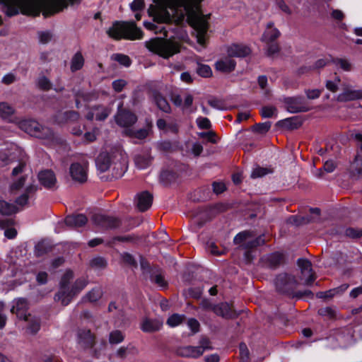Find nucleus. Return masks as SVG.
Instances as JSON below:
<instances>
[{"instance_id":"1","label":"nucleus","mask_w":362,"mask_h":362,"mask_svg":"<svg viewBox=\"0 0 362 362\" xmlns=\"http://www.w3.org/2000/svg\"><path fill=\"white\" fill-rule=\"evenodd\" d=\"M81 0H0V6L6 16H13L19 12L24 15L38 16L40 12L47 16L59 12L69 4Z\"/></svg>"},{"instance_id":"2","label":"nucleus","mask_w":362,"mask_h":362,"mask_svg":"<svg viewBox=\"0 0 362 362\" xmlns=\"http://www.w3.org/2000/svg\"><path fill=\"white\" fill-rule=\"evenodd\" d=\"M204 0H182V21L193 28L197 42L204 47L211 14L204 15L202 10Z\"/></svg>"},{"instance_id":"3","label":"nucleus","mask_w":362,"mask_h":362,"mask_svg":"<svg viewBox=\"0 0 362 362\" xmlns=\"http://www.w3.org/2000/svg\"><path fill=\"white\" fill-rule=\"evenodd\" d=\"M127 156L120 146H115L101 151L95 160L97 169L105 172L111 167L115 177H122L127 168Z\"/></svg>"},{"instance_id":"4","label":"nucleus","mask_w":362,"mask_h":362,"mask_svg":"<svg viewBox=\"0 0 362 362\" xmlns=\"http://www.w3.org/2000/svg\"><path fill=\"white\" fill-rule=\"evenodd\" d=\"M181 0H153L148 9L149 16L156 23H181Z\"/></svg>"},{"instance_id":"5","label":"nucleus","mask_w":362,"mask_h":362,"mask_svg":"<svg viewBox=\"0 0 362 362\" xmlns=\"http://www.w3.org/2000/svg\"><path fill=\"white\" fill-rule=\"evenodd\" d=\"M73 277V272L69 270L64 273L59 284V290L54 296L55 301L63 305H67L74 296L88 285V280L84 277L79 278L74 284H71Z\"/></svg>"},{"instance_id":"6","label":"nucleus","mask_w":362,"mask_h":362,"mask_svg":"<svg viewBox=\"0 0 362 362\" xmlns=\"http://www.w3.org/2000/svg\"><path fill=\"white\" fill-rule=\"evenodd\" d=\"M145 46L151 53L163 59H169L180 52L181 45L179 37L167 40L156 37L146 41Z\"/></svg>"},{"instance_id":"7","label":"nucleus","mask_w":362,"mask_h":362,"mask_svg":"<svg viewBox=\"0 0 362 362\" xmlns=\"http://www.w3.org/2000/svg\"><path fill=\"white\" fill-rule=\"evenodd\" d=\"M108 35L114 39L124 38L134 40L141 39L142 31L134 22H115L107 31Z\"/></svg>"},{"instance_id":"8","label":"nucleus","mask_w":362,"mask_h":362,"mask_svg":"<svg viewBox=\"0 0 362 362\" xmlns=\"http://www.w3.org/2000/svg\"><path fill=\"white\" fill-rule=\"evenodd\" d=\"M16 123L21 130L32 136L42 139H50L53 137V132L49 128L42 127L35 120L23 119Z\"/></svg>"},{"instance_id":"9","label":"nucleus","mask_w":362,"mask_h":362,"mask_svg":"<svg viewBox=\"0 0 362 362\" xmlns=\"http://www.w3.org/2000/svg\"><path fill=\"white\" fill-rule=\"evenodd\" d=\"M253 237L254 235L252 232L245 230L236 235L233 242L235 245H240L239 247L243 250H251L265 243L263 235H259L254 240H250Z\"/></svg>"},{"instance_id":"10","label":"nucleus","mask_w":362,"mask_h":362,"mask_svg":"<svg viewBox=\"0 0 362 362\" xmlns=\"http://www.w3.org/2000/svg\"><path fill=\"white\" fill-rule=\"evenodd\" d=\"M298 281L291 274L283 273L279 274L275 279V286L278 292L290 293L297 286Z\"/></svg>"},{"instance_id":"11","label":"nucleus","mask_w":362,"mask_h":362,"mask_svg":"<svg viewBox=\"0 0 362 362\" xmlns=\"http://www.w3.org/2000/svg\"><path fill=\"white\" fill-rule=\"evenodd\" d=\"M88 163L86 160L73 163L69 168V173L73 180L83 183L88 178Z\"/></svg>"},{"instance_id":"12","label":"nucleus","mask_w":362,"mask_h":362,"mask_svg":"<svg viewBox=\"0 0 362 362\" xmlns=\"http://www.w3.org/2000/svg\"><path fill=\"white\" fill-rule=\"evenodd\" d=\"M297 264L300 269V279L304 281L303 284L306 286L311 285L316 279V275L312 269L311 262L306 259H298Z\"/></svg>"},{"instance_id":"13","label":"nucleus","mask_w":362,"mask_h":362,"mask_svg":"<svg viewBox=\"0 0 362 362\" xmlns=\"http://www.w3.org/2000/svg\"><path fill=\"white\" fill-rule=\"evenodd\" d=\"M286 109L291 113L305 112L310 110L303 97H292L284 99Z\"/></svg>"},{"instance_id":"14","label":"nucleus","mask_w":362,"mask_h":362,"mask_svg":"<svg viewBox=\"0 0 362 362\" xmlns=\"http://www.w3.org/2000/svg\"><path fill=\"white\" fill-rule=\"evenodd\" d=\"M116 123L122 127L133 125L137 120L136 115L131 112L122 110V105L118 106V112L115 116Z\"/></svg>"},{"instance_id":"15","label":"nucleus","mask_w":362,"mask_h":362,"mask_svg":"<svg viewBox=\"0 0 362 362\" xmlns=\"http://www.w3.org/2000/svg\"><path fill=\"white\" fill-rule=\"evenodd\" d=\"M111 109L108 107L98 105L90 108L88 112L86 114V117L88 120H96L102 121L105 120L110 114Z\"/></svg>"},{"instance_id":"16","label":"nucleus","mask_w":362,"mask_h":362,"mask_svg":"<svg viewBox=\"0 0 362 362\" xmlns=\"http://www.w3.org/2000/svg\"><path fill=\"white\" fill-rule=\"evenodd\" d=\"M342 89V93L339 94L337 97L338 101L347 102L362 98V89L355 90L353 89L351 86L346 84L343 85Z\"/></svg>"},{"instance_id":"17","label":"nucleus","mask_w":362,"mask_h":362,"mask_svg":"<svg viewBox=\"0 0 362 362\" xmlns=\"http://www.w3.org/2000/svg\"><path fill=\"white\" fill-rule=\"evenodd\" d=\"M92 220L95 225L105 228H115L119 224L117 218L100 214L93 215Z\"/></svg>"},{"instance_id":"18","label":"nucleus","mask_w":362,"mask_h":362,"mask_svg":"<svg viewBox=\"0 0 362 362\" xmlns=\"http://www.w3.org/2000/svg\"><path fill=\"white\" fill-rule=\"evenodd\" d=\"M284 261V255L278 252L267 255L262 258L263 266L270 269H276L283 264Z\"/></svg>"},{"instance_id":"19","label":"nucleus","mask_w":362,"mask_h":362,"mask_svg":"<svg viewBox=\"0 0 362 362\" xmlns=\"http://www.w3.org/2000/svg\"><path fill=\"white\" fill-rule=\"evenodd\" d=\"M281 35L280 31L274 27L273 22H269L267 24L266 30H264L261 40L266 44L274 42Z\"/></svg>"},{"instance_id":"20","label":"nucleus","mask_w":362,"mask_h":362,"mask_svg":"<svg viewBox=\"0 0 362 362\" xmlns=\"http://www.w3.org/2000/svg\"><path fill=\"white\" fill-rule=\"evenodd\" d=\"M135 201L139 210L144 211L151 206L153 196L148 192L144 191L136 195Z\"/></svg>"},{"instance_id":"21","label":"nucleus","mask_w":362,"mask_h":362,"mask_svg":"<svg viewBox=\"0 0 362 362\" xmlns=\"http://www.w3.org/2000/svg\"><path fill=\"white\" fill-rule=\"evenodd\" d=\"M28 308V303L25 298H21L13 301V305L11 308V312L15 313L19 319L25 318Z\"/></svg>"},{"instance_id":"22","label":"nucleus","mask_w":362,"mask_h":362,"mask_svg":"<svg viewBox=\"0 0 362 362\" xmlns=\"http://www.w3.org/2000/svg\"><path fill=\"white\" fill-rule=\"evenodd\" d=\"M214 312L217 315L226 319L235 318L238 315L236 312L233 310L227 303H221L215 305V308H214Z\"/></svg>"},{"instance_id":"23","label":"nucleus","mask_w":362,"mask_h":362,"mask_svg":"<svg viewBox=\"0 0 362 362\" xmlns=\"http://www.w3.org/2000/svg\"><path fill=\"white\" fill-rule=\"evenodd\" d=\"M163 327V321L159 319L145 318L141 324V329L144 332H153L158 331Z\"/></svg>"},{"instance_id":"24","label":"nucleus","mask_w":362,"mask_h":362,"mask_svg":"<svg viewBox=\"0 0 362 362\" xmlns=\"http://www.w3.org/2000/svg\"><path fill=\"white\" fill-rule=\"evenodd\" d=\"M227 52L230 57H244L249 55L251 50L250 47L246 45L234 44L228 48Z\"/></svg>"},{"instance_id":"25","label":"nucleus","mask_w":362,"mask_h":362,"mask_svg":"<svg viewBox=\"0 0 362 362\" xmlns=\"http://www.w3.org/2000/svg\"><path fill=\"white\" fill-rule=\"evenodd\" d=\"M38 179L40 182L47 188L53 187L57 182L55 175L49 170L41 171L38 174Z\"/></svg>"},{"instance_id":"26","label":"nucleus","mask_w":362,"mask_h":362,"mask_svg":"<svg viewBox=\"0 0 362 362\" xmlns=\"http://www.w3.org/2000/svg\"><path fill=\"white\" fill-rule=\"evenodd\" d=\"M236 63L235 60L230 57H225L217 61L215 64V67L218 71L224 73H230L235 68Z\"/></svg>"},{"instance_id":"27","label":"nucleus","mask_w":362,"mask_h":362,"mask_svg":"<svg viewBox=\"0 0 362 362\" xmlns=\"http://www.w3.org/2000/svg\"><path fill=\"white\" fill-rule=\"evenodd\" d=\"M87 223V218L83 214L70 215L64 219L65 225L70 227H81Z\"/></svg>"},{"instance_id":"28","label":"nucleus","mask_w":362,"mask_h":362,"mask_svg":"<svg viewBox=\"0 0 362 362\" xmlns=\"http://www.w3.org/2000/svg\"><path fill=\"white\" fill-rule=\"evenodd\" d=\"M15 112L14 108L8 103H0V117L10 122H17L16 120L12 119V116Z\"/></svg>"},{"instance_id":"29","label":"nucleus","mask_w":362,"mask_h":362,"mask_svg":"<svg viewBox=\"0 0 362 362\" xmlns=\"http://www.w3.org/2000/svg\"><path fill=\"white\" fill-rule=\"evenodd\" d=\"M139 353L138 349L132 344H128L127 346L119 347L115 353L117 358H125L129 356H134Z\"/></svg>"},{"instance_id":"30","label":"nucleus","mask_w":362,"mask_h":362,"mask_svg":"<svg viewBox=\"0 0 362 362\" xmlns=\"http://www.w3.org/2000/svg\"><path fill=\"white\" fill-rule=\"evenodd\" d=\"M25 321L28 322L27 330L32 334H35L40 329V320L35 317L28 314L25 318H23Z\"/></svg>"},{"instance_id":"31","label":"nucleus","mask_w":362,"mask_h":362,"mask_svg":"<svg viewBox=\"0 0 362 362\" xmlns=\"http://www.w3.org/2000/svg\"><path fill=\"white\" fill-rule=\"evenodd\" d=\"M79 115L75 111H66L64 112L59 113L56 117V122L58 124L64 122H74L78 120Z\"/></svg>"},{"instance_id":"32","label":"nucleus","mask_w":362,"mask_h":362,"mask_svg":"<svg viewBox=\"0 0 362 362\" xmlns=\"http://www.w3.org/2000/svg\"><path fill=\"white\" fill-rule=\"evenodd\" d=\"M93 337L90 330H81L78 334V343L86 347L90 346L93 344Z\"/></svg>"},{"instance_id":"33","label":"nucleus","mask_w":362,"mask_h":362,"mask_svg":"<svg viewBox=\"0 0 362 362\" xmlns=\"http://www.w3.org/2000/svg\"><path fill=\"white\" fill-rule=\"evenodd\" d=\"M103 293L102 288L100 286H96L88 292L83 298L85 300L89 302H95L102 297Z\"/></svg>"},{"instance_id":"34","label":"nucleus","mask_w":362,"mask_h":362,"mask_svg":"<svg viewBox=\"0 0 362 362\" xmlns=\"http://www.w3.org/2000/svg\"><path fill=\"white\" fill-rule=\"evenodd\" d=\"M202 354V349L199 346H187L182 348V357L197 358Z\"/></svg>"},{"instance_id":"35","label":"nucleus","mask_w":362,"mask_h":362,"mask_svg":"<svg viewBox=\"0 0 362 362\" xmlns=\"http://www.w3.org/2000/svg\"><path fill=\"white\" fill-rule=\"evenodd\" d=\"M11 221L8 219H3L0 221V227L4 230V235L8 239L14 238L16 236L17 231L14 228L8 227Z\"/></svg>"},{"instance_id":"36","label":"nucleus","mask_w":362,"mask_h":362,"mask_svg":"<svg viewBox=\"0 0 362 362\" xmlns=\"http://www.w3.org/2000/svg\"><path fill=\"white\" fill-rule=\"evenodd\" d=\"M84 64V58L81 52H76L71 59V69L76 71L81 69Z\"/></svg>"},{"instance_id":"37","label":"nucleus","mask_w":362,"mask_h":362,"mask_svg":"<svg viewBox=\"0 0 362 362\" xmlns=\"http://www.w3.org/2000/svg\"><path fill=\"white\" fill-rule=\"evenodd\" d=\"M124 134L133 139H144L148 136V129H140L137 131H134L131 129H127L124 130Z\"/></svg>"},{"instance_id":"38","label":"nucleus","mask_w":362,"mask_h":362,"mask_svg":"<svg viewBox=\"0 0 362 362\" xmlns=\"http://www.w3.org/2000/svg\"><path fill=\"white\" fill-rule=\"evenodd\" d=\"M16 206L4 200H0V213L4 215H10L16 211Z\"/></svg>"},{"instance_id":"39","label":"nucleus","mask_w":362,"mask_h":362,"mask_svg":"<svg viewBox=\"0 0 362 362\" xmlns=\"http://www.w3.org/2000/svg\"><path fill=\"white\" fill-rule=\"evenodd\" d=\"M351 172L354 175L362 173V156L357 155L350 165Z\"/></svg>"},{"instance_id":"40","label":"nucleus","mask_w":362,"mask_h":362,"mask_svg":"<svg viewBox=\"0 0 362 362\" xmlns=\"http://www.w3.org/2000/svg\"><path fill=\"white\" fill-rule=\"evenodd\" d=\"M135 164L139 169L147 168L151 163V158L148 156L137 155L134 158Z\"/></svg>"},{"instance_id":"41","label":"nucleus","mask_w":362,"mask_h":362,"mask_svg":"<svg viewBox=\"0 0 362 362\" xmlns=\"http://www.w3.org/2000/svg\"><path fill=\"white\" fill-rule=\"evenodd\" d=\"M194 97L189 93H187L185 96L182 107L187 109L189 113H193L197 110L196 106H192Z\"/></svg>"},{"instance_id":"42","label":"nucleus","mask_w":362,"mask_h":362,"mask_svg":"<svg viewBox=\"0 0 362 362\" xmlns=\"http://www.w3.org/2000/svg\"><path fill=\"white\" fill-rule=\"evenodd\" d=\"M334 64L344 71H351L353 69L352 64L346 59L337 58L334 60Z\"/></svg>"},{"instance_id":"43","label":"nucleus","mask_w":362,"mask_h":362,"mask_svg":"<svg viewBox=\"0 0 362 362\" xmlns=\"http://www.w3.org/2000/svg\"><path fill=\"white\" fill-rule=\"evenodd\" d=\"M277 7L285 14L291 16L293 13H297L298 11L293 10L284 0H276Z\"/></svg>"},{"instance_id":"44","label":"nucleus","mask_w":362,"mask_h":362,"mask_svg":"<svg viewBox=\"0 0 362 362\" xmlns=\"http://www.w3.org/2000/svg\"><path fill=\"white\" fill-rule=\"evenodd\" d=\"M124 335L121 331L115 330L110 332L109 341L110 344H117L123 341Z\"/></svg>"},{"instance_id":"45","label":"nucleus","mask_w":362,"mask_h":362,"mask_svg":"<svg viewBox=\"0 0 362 362\" xmlns=\"http://www.w3.org/2000/svg\"><path fill=\"white\" fill-rule=\"evenodd\" d=\"M318 314L322 317H325L329 320H332L336 317L337 312L333 308L325 307L319 309Z\"/></svg>"},{"instance_id":"46","label":"nucleus","mask_w":362,"mask_h":362,"mask_svg":"<svg viewBox=\"0 0 362 362\" xmlns=\"http://www.w3.org/2000/svg\"><path fill=\"white\" fill-rule=\"evenodd\" d=\"M181 324V315L178 313H173L169 315L166 321V325L171 327H175Z\"/></svg>"},{"instance_id":"47","label":"nucleus","mask_w":362,"mask_h":362,"mask_svg":"<svg viewBox=\"0 0 362 362\" xmlns=\"http://www.w3.org/2000/svg\"><path fill=\"white\" fill-rule=\"evenodd\" d=\"M271 122H265L263 123L256 124L252 127V130L258 134H265L267 133L271 128Z\"/></svg>"},{"instance_id":"48","label":"nucleus","mask_w":362,"mask_h":362,"mask_svg":"<svg viewBox=\"0 0 362 362\" xmlns=\"http://www.w3.org/2000/svg\"><path fill=\"white\" fill-rule=\"evenodd\" d=\"M277 110L274 106H264L260 110V115L264 118H270L276 115Z\"/></svg>"},{"instance_id":"49","label":"nucleus","mask_w":362,"mask_h":362,"mask_svg":"<svg viewBox=\"0 0 362 362\" xmlns=\"http://www.w3.org/2000/svg\"><path fill=\"white\" fill-rule=\"evenodd\" d=\"M54 35L49 30L41 31L38 33V38L40 43L47 44L53 39Z\"/></svg>"},{"instance_id":"50","label":"nucleus","mask_w":362,"mask_h":362,"mask_svg":"<svg viewBox=\"0 0 362 362\" xmlns=\"http://www.w3.org/2000/svg\"><path fill=\"white\" fill-rule=\"evenodd\" d=\"M155 101H156V103L159 109H160L161 110H163V112H165L169 111V110H170L169 104L168 103L167 100L164 98H163L160 95H156L155 97Z\"/></svg>"},{"instance_id":"51","label":"nucleus","mask_w":362,"mask_h":362,"mask_svg":"<svg viewBox=\"0 0 362 362\" xmlns=\"http://www.w3.org/2000/svg\"><path fill=\"white\" fill-rule=\"evenodd\" d=\"M151 280L160 288H163L167 286V282L161 274H153L151 276Z\"/></svg>"},{"instance_id":"52","label":"nucleus","mask_w":362,"mask_h":362,"mask_svg":"<svg viewBox=\"0 0 362 362\" xmlns=\"http://www.w3.org/2000/svg\"><path fill=\"white\" fill-rule=\"evenodd\" d=\"M208 104L213 108L217 109V110H224L225 109V105L222 100H220L216 98H210L207 100Z\"/></svg>"},{"instance_id":"53","label":"nucleus","mask_w":362,"mask_h":362,"mask_svg":"<svg viewBox=\"0 0 362 362\" xmlns=\"http://www.w3.org/2000/svg\"><path fill=\"white\" fill-rule=\"evenodd\" d=\"M341 81V78L339 76H336L334 81H327L326 82V88L330 90L331 92L335 93L338 90V85Z\"/></svg>"},{"instance_id":"54","label":"nucleus","mask_w":362,"mask_h":362,"mask_svg":"<svg viewBox=\"0 0 362 362\" xmlns=\"http://www.w3.org/2000/svg\"><path fill=\"white\" fill-rule=\"evenodd\" d=\"M203 151V146L199 142H194L192 144L189 149L187 150V153H192L195 157H198L201 155Z\"/></svg>"},{"instance_id":"55","label":"nucleus","mask_w":362,"mask_h":362,"mask_svg":"<svg viewBox=\"0 0 362 362\" xmlns=\"http://www.w3.org/2000/svg\"><path fill=\"white\" fill-rule=\"evenodd\" d=\"M196 122L200 129H209L211 127V122L207 117H199Z\"/></svg>"},{"instance_id":"56","label":"nucleus","mask_w":362,"mask_h":362,"mask_svg":"<svg viewBox=\"0 0 362 362\" xmlns=\"http://www.w3.org/2000/svg\"><path fill=\"white\" fill-rule=\"evenodd\" d=\"M90 95L86 93H79L76 95V107L79 109L83 106V102H87L90 100Z\"/></svg>"},{"instance_id":"57","label":"nucleus","mask_w":362,"mask_h":362,"mask_svg":"<svg viewBox=\"0 0 362 362\" xmlns=\"http://www.w3.org/2000/svg\"><path fill=\"white\" fill-rule=\"evenodd\" d=\"M199 136L201 138L206 139L208 141L212 144H216V134L213 131H209L207 132H200L198 134Z\"/></svg>"},{"instance_id":"58","label":"nucleus","mask_w":362,"mask_h":362,"mask_svg":"<svg viewBox=\"0 0 362 362\" xmlns=\"http://www.w3.org/2000/svg\"><path fill=\"white\" fill-rule=\"evenodd\" d=\"M187 327L191 329L192 334H195L199 331L200 324L197 320L190 318L187 322Z\"/></svg>"},{"instance_id":"59","label":"nucleus","mask_w":362,"mask_h":362,"mask_svg":"<svg viewBox=\"0 0 362 362\" xmlns=\"http://www.w3.org/2000/svg\"><path fill=\"white\" fill-rule=\"evenodd\" d=\"M280 51L279 45L277 42H270L267 44V54L268 56H272L274 54L278 53Z\"/></svg>"},{"instance_id":"60","label":"nucleus","mask_w":362,"mask_h":362,"mask_svg":"<svg viewBox=\"0 0 362 362\" xmlns=\"http://www.w3.org/2000/svg\"><path fill=\"white\" fill-rule=\"evenodd\" d=\"M197 74L202 77H209L211 75V69L208 65H200L197 68Z\"/></svg>"},{"instance_id":"61","label":"nucleus","mask_w":362,"mask_h":362,"mask_svg":"<svg viewBox=\"0 0 362 362\" xmlns=\"http://www.w3.org/2000/svg\"><path fill=\"white\" fill-rule=\"evenodd\" d=\"M345 234L346 236L352 238H360L362 236V230L349 228L346 230Z\"/></svg>"},{"instance_id":"62","label":"nucleus","mask_w":362,"mask_h":362,"mask_svg":"<svg viewBox=\"0 0 362 362\" xmlns=\"http://www.w3.org/2000/svg\"><path fill=\"white\" fill-rule=\"evenodd\" d=\"M90 265L95 268H103L106 265V262L103 257H95L90 261Z\"/></svg>"},{"instance_id":"63","label":"nucleus","mask_w":362,"mask_h":362,"mask_svg":"<svg viewBox=\"0 0 362 362\" xmlns=\"http://www.w3.org/2000/svg\"><path fill=\"white\" fill-rule=\"evenodd\" d=\"M115 59L125 66H129L131 64L130 59L127 55L117 54L115 56Z\"/></svg>"},{"instance_id":"64","label":"nucleus","mask_w":362,"mask_h":362,"mask_svg":"<svg viewBox=\"0 0 362 362\" xmlns=\"http://www.w3.org/2000/svg\"><path fill=\"white\" fill-rule=\"evenodd\" d=\"M199 347L202 349V354L204 353V350H210L212 349V346L210 345L211 341L209 339L206 337H202L199 341Z\"/></svg>"}]
</instances>
